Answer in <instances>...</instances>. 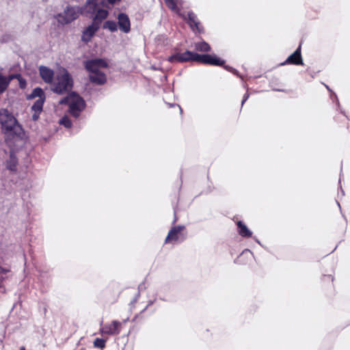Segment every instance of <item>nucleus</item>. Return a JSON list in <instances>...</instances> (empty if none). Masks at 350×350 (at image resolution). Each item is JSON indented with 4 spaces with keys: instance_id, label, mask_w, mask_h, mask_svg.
Masks as SVG:
<instances>
[{
    "instance_id": "nucleus-23",
    "label": "nucleus",
    "mask_w": 350,
    "mask_h": 350,
    "mask_svg": "<svg viewBox=\"0 0 350 350\" xmlns=\"http://www.w3.org/2000/svg\"><path fill=\"white\" fill-rule=\"evenodd\" d=\"M164 1H165V3L166 6L169 9H170V10H172L176 12H178L180 11V9H179V8L178 7V5H177V1L176 0H164Z\"/></svg>"
},
{
    "instance_id": "nucleus-7",
    "label": "nucleus",
    "mask_w": 350,
    "mask_h": 350,
    "mask_svg": "<svg viewBox=\"0 0 350 350\" xmlns=\"http://www.w3.org/2000/svg\"><path fill=\"white\" fill-rule=\"evenodd\" d=\"M127 321L128 319H124L122 321H112L110 323L106 324L102 327V332L107 335H118L122 330V325L126 324Z\"/></svg>"
},
{
    "instance_id": "nucleus-28",
    "label": "nucleus",
    "mask_w": 350,
    "mask_h": 350,
    "mask_svg": "<svg viewBox=\"0 0 350 350\" xmlns=\"http://www.w3.org/2000/svg\"><path fill=\"white\" fill-rule=\"evenodd\" d=\"M7 77H8L9 83H10L12 80H13L14 79H20L21 76L19 74H13V75H10L7 76Z\"/></svg>"
},
{
    "instance_id": "nucleus-2",
    "label": "nucleus",
    "mask_w": 350,
    "mask_h": 350,
    "mask_svg": "<svg viewBox=\"0 0 350 350\" xmlns=\"http://www.w3.org/2000/svg\"><path fill=\"white\" fill-rule=\"evenodd\" d=\"M72 79L65 69L59 71L52 83L51 90L58 94H63L72 88Z\"/></svg>"
},
{
    "instance_id": "nucleus-24",
    "label": "nucleus",
    "mask_w": 350,
    "mask_h": 350,
    "mask_svg": "<svg viewBox=\"0 0 350 350\" xmlns=\"http://www.w3.org/2000/svg\"><path fill=\"white\" fill-rule=\"evenodd\" d=\"M103 29H108L111 31H116L117 30V24L113 21H107L103 25Z\"/></svg>"
},
{
    "instance_id": "nucleus-3",
    "label": "nucleus",
    "mask_w": 350,
    "mask_h": 350,
    "mask_svg": "<svg viewBox=\"0 0 350 350\" xmlns=\"http://www.w3.org/2000/svg\"><path fill=\"white\" fill-rule=\"evenodd\" d=\"M59 103L68 105L69 113L75 118H78L81 112L85 109V103L83 98L75 92L69 94L67 96L62 98Z\"/></svg>"
},
{
    "instance_id": "nucleus-11",
    "label": "nucleus",
    "mask_w": 350,
    "mask_h": 350,
    "mask_svg": "<svg viewBox=\"0 0 350 350\" xmlns=\"http://www.w3.org/2000/svg\"><path fill=\"white\" fill-rule=\"evenodd\" d=\"M301 44L295 50V51L291 54L286 59V61L282 64V65L293 64V65H304L301 54Z\"/></svg>"
},
{
    "instance_id": "nucleus-17",
    "label": "nucleus",
    "mask_w": 350,
    "mask_h": 350,
    "mask_svg": "<svg viewBox=\"0 0 350 350\" xmlns=\"http://www.w3.org/2000/svg\"><path fill=\"white\" fill-rule=\"evenodd\" d=\"M109 15V12L107 10L105 9H98L95 14L94 20L102 23L103 21L107 18Z\"/></svg>"
},
{
    "instance_id": "nucleus-10",
    "label": "nucleus",
    "mask_w": 350,
    "mask_h": 350,
    "mask_svg": "<svg viewBox=\"0 0 350 350\" xmlns=\"http://www.w3.org/2000/svg\"><path fill=\"white\" fill-rule=\"evenodd\" d=\"M187 23L193 31L199 33L204 32V28L198 21L197 16L193 12H189L187 14Z\"/></svg>"
},
{
    "instance_id": "nucleus-5",
    "label": "nucleus",
    "mask_w": 350,
    "mask_h": 350,
    "mask_svg": "<svg viewBox=\"0 0 350 350\" xmlns=\"http://www.w3.org/2000/svg\"><path fill=\"white\" fill-rule=\"evenodd\" d=\"M81 12L79 8L67 7L66 9L56 16V18L59 23L62 25L68 24L77 18Z\"/></svg>"
},
{
    "instance_id": "nucleus-31",
    "label": "nucleus",
    "mask_w": 350,
    "mask_h": 350,
    "mask_svg": "<svg viewBox=\"0 0 350 350\" xmlns=\"http://www.w3.org/2000/svg\"><path fill=\"white\" fill-rule=\"evenodd\" d=\"M249 96H250V95H249V94H247V93H245V94H244V96H243V97L242 102H241V105H243L245 103V102L248 99Z\"/></svg>"
},
{
    "instance_id": "nucleus-6",
    "label": "nucleus",
    "mask_w": 350,
    "mask_h": 350,
    "mask_svg": "<svg viewBox=\"0 0 350 350\" xmlns=\"http://www.w3.org/2000/svg\"><path fill=\"white\" fill-rule=\"evenodd\" d=\"M196 55L198 53L191 52L190 51H186L183 53H176L168 57L167 61L170 63L174 62H198Z\"/></svg>"
},
{
    "instance_id": "nucleus-32",
    "label": "nucleus",
    "mask_w": 350,
    "mask_h": 350,
    "mask_svg": "<svg viewBox=\"0 0 350 350\" xmlns=\"http://www.w3.org/2000/svg\"><path fill=\"white\" fill-rule=\"evenodd\" d=\"M18 80H19V82H20V86H21V88H24V87L25 86V84H26L25 81H23V80L21 79V78H20V79H18Z\"/></svg>"
},
{
    "instance_id": "nucleus-9",
    "label": "nucleus",
    "mask_w": 350,
    "mask_h": 350,
    "mask_svg": "<svg viewBox=\"0 0 350 350\" xmlns=\"http://www.w3.org/2000/svg\"><path fill=\"white\" fill-rule=\"evenodd\" d=\"M108 67V62L105 59L94 58L89 59V72H104L103 69H106Z\"/></svg>"
},
{
    "instance_id": "nucleus-33",
    "label": "nucleus",
    "mask_w": 350,
    "mask_h": 350,
    "mask_svg": "<svg viewBox=\"0 0 350 350\" xmlns=\"http://www.w3.org/2000/svg\"><path fill=\"white\" fill-rule=\"evenodd\" d=\"M109 4L114 5L115 3L120 2L121 0H107Z\"/></svg>"
},
{
    "instance_id": "nucleus-27",
    "label": "nucleus",
    "mask_w": 350,
    "mask_h": 350,
    "mask_svg": "<svg viewBox=\"0 0 350 350\" xmlns=\"http://www.w3.org/2000/svg\"><path fill=\"white\" fill-rule=\"evenodd\" d=\"M7 167L12 171H14L16 170V162L12 157H11V161H10V163L8 164Z\"/></svg>"
},
{
    "instance_id": "nucleus-19",
    "label": "nucleus",
    "mask_w": 350,
    "mask_h": 350,
    "mask_svg": "<svg viewBox=\"0 0 350 350\" xmlns=\"http://www.w3.org/2000/svg\"><path fill=\"white\" fill-rule=\"evenodd\" d=\"M37 97L38 98H45L43 90L40 88H35L31 92V94L28 95L27 98V99H33Z\"/></svg>"
},
{
    "instance_id": "nucleus-14",
    "label": "nucleus",
    "mask_w": 350,
    "mask_h": 350,
    "mask_svg": "<svg viewBox=\"0 0 350 350\" xmlns=\"http://www.w3.org/2000/svg\"><path fill=\"white\" fill-rule=\"evenodd\" d=\"M89 81L98 85H104L107 82V75L105 72H89Z\"/></svg>"
},
{
    "instance_id": "nucleus-20",
    "label": "nucleus",
    "mask_w": 350,
    "mask_h": 350,
    "mask_svg": "<svg viewBox=\"0 0 350 350\" xmlns=\"http://www.w3.org/2000/svg\"><path fill=\"white\" fill-rule=\"evenodd\" d=\"M45 98H38L36 100L33 105L31 107V110L33 111H38L41 112L42 111L43 104L44 103Z\"/></svg>"
},
{
    "instance_id": "nucleus-30",
    "label": "nucleus",
    "mask_w": 350,
    "mask_h": 350,
    "mask_svg": "<svg viewBox=\"0 0 350 350\" xmlns=\"http://www.w3.org/2000/svg\"><path fill=\"white\" fill-rule=\"evenodd\" d=\"M41 112H38V111H33V113L32 115V119L33 120H37L39 118V115Z\"/></svg>"
},
{
    "instance_id": "nucleus-35",
    "label": "nucleus",
    "mask_w": 350,
    "mask_h": 350,
    "mask_svg": "<svg viewBox=\"0 0 350 350\" xmlns=\"http://www.w3.org/2000/svg\"><path fill=\"white\" fill-rule=\"evenodd\" d=\"M119 295H120V292L118 291V292L117 293V295H116V298L119 296Z\"/></svg>"
},
{
    "instance_id": "nucleus-26",
    "label": "nucleus",
    "mask_w": 350,
    "mask_h": 350,
    "mask_svg": "<svg viewBox=\"0 0 350 350\" xmlns=\"http://www.w3.org/2000/svg\"><path fill=\"white\" fill-rule=\"evenodd\" d=\"M59 122L61 125L64 126L66 128H70L72 126L71 120L66 116L60 119Z\"/></svg>"
},
{
    "instance_id": "nucleus-29",
    "label": "nucleus",
    "mask_w": 350,
    "mask_h": 350,
    "mask_svg": "<svg viewBox=\"0 0 350 350\" xmlns=\"http://www.w3.org/2000/svg\"><path fill=\"white\" fill-rule=\"evenodd\" d=\"M87 35H88V28H86L83 30V35L81 37V40L85 42H87V38H86Z\"/></svg>"
},
{
    "instance_id": "nucleus-34",
    "label": "nucleus",
    "mask_w": 350,
    "mask_h": 350,
    "mask_svg": "<svg viewBox=\"0 0 350 350\" xmlns=\"http://www.w3.org/2000/svg\"><path fill=\"white\" fill-rule=\"evenodd\" d=\"M83 66H84L85 68L88 70V61L87 60L83 62Z\"/></svg>"
},
{
    "instance_id": "nucleus-15",
    "label": "nucleus",
    "mask_w": 350,
    "mask_h": 350,
    "mask_svg": "<svg viewBox=\"0 0 350 350\" xmlns=\"http://www.w3.org/2000/svg\"><path fill=\"white\" fill-rule=\"evenodd\" d=\"M238 227L239 234L243 237L249 238L252 237V232L247 228V227L241 221H239L237 223Z\"/></svg>"
},
{
    "instance_id": "nucleus-8",
    "label": "nucleus",
    "mask_w": 350,
    "mask_h": 350,
    "mask_svg": "<svg viewBox=\"0 0 350 350\" xmlns=\"http://www.w3.org/2000/svg\"><path fill=\"white\" fill-rule=\"evenodd\" d=\"M198 62L205 65L224 66L225 61L217 57L215 55L202 54L196 55Z\"/></svg>"
},
{
    "instance_id": "nucleus-21",
    "label": "nucleus",
    "mask_w": 350,
    "mask_h": 350,
    "mask_svg": "<svg viewBox=\"0 0 350 350\" xmlns=\"http://www.w3.org/2000/svg\"><path fill=\"white\" fill-rule=\"evenodd\" d=\"M101 23L93 19L92 23L89 25V38L94 36V34L99 29Z\"/></svg>"
},
{
    "instance_id": "nucleus-13",
    "label": "nucleus",
    "mask_w": 350,
    "mask_h": 350,
    "mask_svg": "<svg viewBox=\"0 0 350 350\" xmlns=\"http://www.w3.org/2000/svg\"><path fill=\"white\" fill-rule=\"evenodd\" d=\"M40 75L43 81L46 83L52 84L54 78V72L46 66H41L39 68Z\"/></svg>"
},
{
    "instance_id": "nucleus-1",
    "label": "nucleus",
    "mask_w": 350,
    "mask_h": 350,
    "mask_svg": "<svg viewBox=\"0 0 350 350\" xmlns=\"http://www.w3.org/2000/svg\"><path fill=\"white\" fill-rule=\"evenodd\" d=\"M0 124L5 133L20 135L23 129L15 117L7 109H0Z\"/></svg>"
},
{
    "instance_id": "nucleus-12",
    "label": "nucleus",
    "mask_w": 350,
    "mask_h": 350,
    "mask_svg": "<svg viewBox=\"0 0 350 350\" xmlns=\"http://www.w3.org/2000/svg\"><path fill=\"white\" fill-rule=\"evenodd\" d=\"M118 19L120 29L124 33H129L131 30V22L128 15L125 13H120Z\"/></svg>"
},
{
    "instance_id": "nucleus-36",
    "label": "nucleus",
    "mask_w": 350,
    "mask_h": 350,
    "mask_svg": "<svg viewBox=\"0 0 350 350\" xmlns=\"http://www.w3.org/2000/svg\"><path fill=\"white\" fill-rule=\"evenodd\" d=\"M21 350H25V348H24V347H23V348H21Z\"/></svg>"
},
{
    "instance_id": "nucleus-18",
    "label": "nucleus",
    "mask_w": 350,
    "mask_h": 350,
    "mask_svg": "<svg viewBox=\"0 0 350 350\" xmlns=\"http://www.w3.org/2000/svg\"><path fill=\"white\" fill-rule=\"evenodd\" d=\"M1 70L2 68L0 69V94H3L10 85L7 76L3 75Z\"/></svg>"
},
{
    "instance_id": "nucleus-22",
    "label": "nucleus",
    "mask_w": 350,
    "mask_h": 350,
    "mask_svg": "<svg viewBox=\"0 0 350 350\" xmlns=\"http://www.w3.org/2000/svg\"><path fill=\"white\" fill-rule=\"evenodd\" d=\"M321 284L323 286L327 284L330 288L334 287V277L332 275H325L321 278Z\"/></svg>"
},
{
    "instance_id": "nucleus-25",
    "label": "nucleus",
    "mask_w": 350,
    "mask_h": 350,
    "mask_svg": "<svg viewBox=\"0 0 350 350\" xmlns=\"http://www.w3.org/2000/svg\"><path fill=\"white\" fill-rule=\"evenodd\" d=\"M106 340L97 338L94 341V347L100 349H103L105 347Z\"/></svg>"
},
{
    "instance_id": "nucleus-16",
    "label": "nucleus",
    "mask_w": 350,
    "mask_h": 350,
    "mask_svg": "<svg viewBox=\"0 0 350 350\" xmlns=\"http://www.w3.org/2000/svg\"><path fill=\"white\" fill-rule=\"evenodd\" d=\"M193 46L195 50L199 52L208 53L211 50V46L205 41L195 42Z\"/></svg>"
},
{
    "instance_id": "nucleus-4",
    "label": "nucleus",
    "mask_w": 350,
    "mask_h": 350,
    "mask_svg": "<svg viewBox=\"0 0 350 350\" xmlns=\"http://www.w3.org/2000/svg\"><path fill=\"white\" fill-rule=\"evenodd\" d=\"M185 226L178 225L173 226L167 233L165 239V243H176L183 241L186 238Z\"/></svg>"
}]
</instances>
